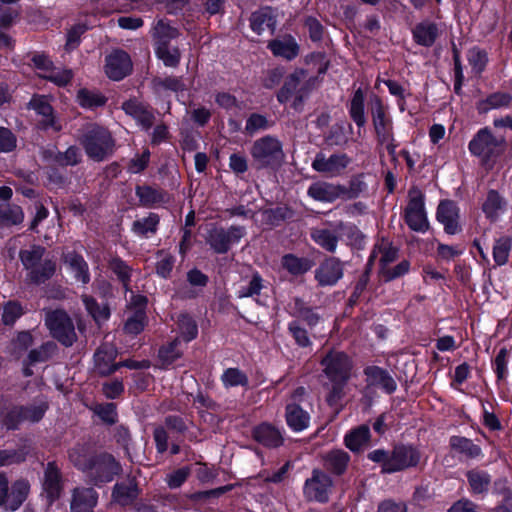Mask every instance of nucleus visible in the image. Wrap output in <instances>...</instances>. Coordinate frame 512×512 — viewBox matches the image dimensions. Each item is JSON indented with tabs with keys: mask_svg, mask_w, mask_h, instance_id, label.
<instances>
[{
	"mask_svg": "<svg viewBox=\"0 0 512 512\" xmlns=\"http://www.w3.org/2000/svg\"><path fill=\"white\" fill-rule=\"evenodd\" d=\"M368 458L380 463L382 472L394 473L416 467L421 461V452L412 445H396L392 451L377 449L368 454Z\"/></svg>",
	"mask_w": 512,
	"mask_h": 512,
	"instance_id": "nucleus-1",
	"label": "nucleus"
},
{
	"mask_svg": "<svg viewBox=\"0 0 512 512\" xmlns=\"http://www.w3.org/2000/svg\"><path fill=\"white\" fill-rule=\"evenodd\" d=\"M80 144L93 160L102 161L113 153L114 140L110 132L95 123H87L80 137Z\"/></svg>",
	"mask_w": 512,
	"mask_h": 512,
	"instance_id": "nucleus-2",
	"label": "nucleus"
},
{
	"mask_svg": "<svg viewBox=\"0 0 512 512\" xmlns=\"http://www.w3.org/2000/svg\"><path fill=\"white\" fill-rule=\"evenodd\" d=\"M45 254V248L41 246H31L29 249L20 251V260L28 270V279L36 284H40L53 276L56 270V264L52 260L41 261Z\"/></svg>",
	"mask_w": 512,
	"mask_h": 512,
	"instance_id": "nucleus-3",
	"label": "nucleus"
},
{
	"mask_svg": "<svg viewBox=\"0 0 512 512\" xmlns=\"http://www.w3.org/2000/svg\"><path fill=\"white\" fill-rule=\"evenodd\" d=\"M372 257L378 259L379 273L385 281H391L401 277L409 271L410 264L406 260L393 265L398 258V249L388 240L382 239L375 246Z\"/></svg>",
	"mask_w": 512,
	"mask_h": 512,
	"instance_id": "nucleus-4",
	"label": "nucleus"
},
{
	"mask_svg": "<svg viewBox=\"0 0 512 512\" xmlns=\"http://www.w3.org/2000/svg\"><path fill=\"white\" fill-rule=\"evenodd\" d=\"M322 365L326 376L334 382L328 397V401L332 403L340 398L343 384L349 377L350 360L343 352L333 351L322 360Z\"/></svg>",
	"mask_w": 512,
	"mask_h": 512,
	"instance_id": "nucleus-5",
	"label": "nucleus"
},
{
	"mask_svg": "<svg viewBox=\"0 0 512 512\" xmlns=\"http://www.w3.org/2000/svg\"><path fill=\"white\" fill-rule=\"evenodd\" d=\"M251 156L258 169L279 166L284 159L282 143L272 136L262 137L253 143Z\"/></svg>",
	"mask_w": 512,
	"mask_h": 512,
	"instance_id": "nucleus-6",
	"label": "nucleus"
},
{
	"mask_svg": "<svg viewBox=\"0 0 512 512\" xmlns=\"http://www.w3.org/2000/svg\"><path fill=\"white\" fill-rule=\"evenodd\" d=\"M371 104L372 121L378 141L385 146L390 155H393L397 144L393 136L392 119L378 96L372 98Z\"/></svg>",
	"mask_w": 512,
	"mask_h": 512,
	"instance_id": "nucleus-7",
	"label": "nucleus"
},
{
	"mask_svg": "<svg viewBox=\"0 0 512 512\" xmlns=\"http://www.w3.org/2000/svg\"><path fill=\"white\" fill-rule=\"evenodd\" d=\"M246 235V229L243 226H230L228 229L211 226L207 229L205 240L211 249L223 254L228 252L231 246L238 244Z\"/></svg>",
	"mask_w": 512,
	"mask_h": 512,
	"instance_id": "nucleus-8",
	"label": "nucleus"
},
{
	"mask_svg": "<svg viewBox=\"0 0 512 512\" xmlns=\"http://www.w3.org/2000/svg\"><path fill=\"white\" fill-rule=\"evenodd\" d=\"M45 324L52 336L65 346H71L76 340L74 325L63 310H54L46 313Z\"/></svg>",
	"mask_w": 512,
	"mask_h": 512,
	"instance_id": "nucleus-9",
	"label": "nucleus"
},
{
	"mask_svg": "<svg viewBox=\"0 0 512 512\" xmlns=\"http://www.w3.org/2000/svg\"><path fill=\"white\" fill-rule=\"evenodd\" d=\"M504 143L503 138H496L488 128H483L470 141L469 151L487 161L503 151Z\"/></svg>",
	"mask_w": 512,
	"mask_h": 512,
	"instance_id": "nucleus-10",
	"label": "nucleus"
},
{
	"mask_svg": "<svg viewBox=\"0 0 512 512\" xmlns=\"http://www.w3.org/2000/svg\"><path fill=\"white\" fill-rule=\"evenodd\" d=\"M405 221L409 228L416 232L425 233L429 228L424 196L418 190L409 192V202L405 209Z\"/></svg>",
	"mask_w": 512,
	"mask_h": 512,
	"instance_id": "nucleus-11",
	"label": "nucleus"
},
{
	"mask_svg": "<svg viewBox=\"0 0 512 512\" xmlns=\"http://www.w3.org/2000/svg\"><path fill=\"white\" fill-rule=\"evenodd\" d=\"M47 408V402L44 400L25 407H13L7 412L3 424L7 429H16L25 421L31 423L38 422L43 418Z\"/></svg>",
	"mask_w": 512,
	"mask_h": 512,
	"instance_id": "nucleus-12",
	"label": "nucleus"
},
{
	"mask_svg": "<svg viewBox=\"0 0 512 512\" xmlns=\"http://www.w3.org/2000/svg\"><path fill=\"white\" fill-rule=\"evenodd\" d=\"M351 163L352 159L346 153H334L329 156L318 153L312 162V168L330 177H337L342 175Z\"/></svg>",
	"mask_w": 512,
	"mask_h": 512,
	"instance_id": "nucleus-13",
	"label": "nucleus"
},
{
	"mask_svg": "<svg viewBox=\"0 0 512 512\" xmlns=\"http://www.w3.org/2000/svg\"><path fill=\"white\" fill-rule=\"evenodd\" d=\"M146 304L147 299L143 295H135L131 292V297L127 306V319L124 329L129 334H139L146 325Z\"/></svg>",
	"mask_w": 512,
	"mask_h": 512,
	"instance_id": "nucleus-14",
	"label": "nucleus"
},
{
	"mask_svg": "<svg viewBox=\"0 0 512 512\" xmlns=\"http://www.w3.org/2000/svg\"><path fill=\"white\" fill-rule=\"evenodd\" d=\"M121 468L112 455L103 454L94 457L88 470L95 484L110 482L120 472Z\"/></svg>",
	"mask_w": 512,
	"mask_h": 512,
	"instance_id": "nucleus-15",
	"label": "nucleus"
},
{
	"mask_svg": "<svg viewBox=\"0 0 512 512\" xmlns=\"http://www.w3.org/2000/svg\"><path fill=\"white\" fill-rule=\"evenodd\" d=\"M332 487L331 478L322 471L314 470L312 477L307 479L304 494L309 500L326 502Z\"/></svg>",
	"mask_w": 512,
	"mask_h": 512,
	"instance_id": "nucleus-16",
	"label": "nucleus"
},
{
	"mask_svg": "<svg viewBox=\"0 0 512 512\" xmlns=\"http://www.w3.org/2000/svg\"><path fill=\"white\" fill-rule=\"evenodd\" d=\"M303 72H295L291 74L285 81L284 86L279 91L277 98L280 103H288L291 101V105L294 109L298 110L302 105L304 96L307 94V90L299 88Z\"/></svg>",
	"mask_w": 512,
	"mask_h": 512,
	"instance_id": "nucleus-17",
	"label": "nucleus"
},
{
	"mask_svg": "<svg viewBox=\"0 0 512 512\" xmlns=\"http://www.w3.org/2000/svg\"><path fill=\"white\" fill-rule=\"evenodd\" d=\"M131 70L132 61L126 52L115 50L106 57L105 73L110 79L119 81L130 74Z\"/></svg>",
	"mask_w": 512,
	"mask_h": 512,
	"instance_id": "nucleus-18",
	"label": "nucleus"
},
{
	"mask_svg": "<svg viewBox=\"0 0 512 512\" xmlns=\"http://www.w3.org/2000/svg\"><path fill=\"white\" fill-rule=\"evenodd\" d=\"M345 192L346 187L323 181L311 184L307 191L311 198L321 202H333L344 196Z\"/></svg>",
	"mask_w": 512,
	"mask_h": 512,
	"instance_id": "nucleus-19",
	"label": "nucleus"
},
{
	"mask_svg": "<svg viewBox=\"0 0 512 512\" xmlns=\"http://www.w3.org/2000/svg\"><path fill=\"white\" fill-rule=\"evenodd\" d=\"M62 491V480L59 468L53 462L46 466L43 480V494L49 504L59 498Z\"/></svg>",
	"mask_w": 512,
	"mask_h": 512,
	"instance_id": "nucleus-20",
	"label": "nucleus"
},
{
	"mask_svg": "<svg viewBox=\"0 0 512 512\" xmlns=\"http://www.w3.org/2000/svg\"><path fill=\"white\" fill-rule=\"evenodd\" d=\"M436 217L443 224L444 230L448 234H456L459 231V209L453 201H441L437 208Z\"/></svg>",
	"mask_w": 512,
	"mask_h": 512,
	"instance_id": "nucleus-21",
	"label": "nucleus"
},
{
	"mask_svg": "<svg viewBox=\"0 0 512 512\" xmlns=\"http://www.w3.org/2000/svg\"><path fill=\"white\" fill-rule=\"evenodd\" d=\"M63 263L67 271L74 277L77 282L88 284L90 281V273L87 262L84 258L74 251H69L63 255Z\"/></svg>",
	"mask_w": 512,
	"mask_h": 512,
	"instance_id": "nucleus-22",
	"label": "nucleus"
},
{
	"mask_svg": "<svg viewBox=\"0 0 512 512\" xmlns=\"http://www.w3.org/2000/svg\"><path fill=\"white\" fill-rule=\"evenodd\" d=\"M29 106L35 110V112L42 116L39 121L40 125L44 129H53L54 131L61 130V125L57 122L53 108L50 105L48 99L45 96H34L29 102Z\"/></svg>",
	"mask_w": 512,
	"mask_h": 512,
	"instance_id": "nucleus-23",
	"label": "nucleus"
},
{
	"mask_svg": "<svg viewBox=\"0 0 512 512\" xmlns=\"http://www.w3.org/2000/svg\"><path fill=\"white\" fill-rule=\"evenodd\" d=\"M276 13L270 7H263L252 13L250 17V27L257 33L262 34L264 31L269 30L273 33L276 29Z\"/></svg>",
	"mask_w": 512,
	"mask_h": 512,
	"instance_id": "nucleus-24",
	"label": "nucleus"
},
{
	"mask_svg": "<svg viewBox=\"0 0 512 512\" xmlns=\"http://www.w3.org/2000/svg\"><path fill=\"white\" fill-rule=\"evenodd\" d=\"M316 279L320 285H334L343 276V267L336 258L324 261L316 270Z\"/></svg>",
	"mask_w": 512,
	"mask_h": 512,
	"instance_id": "nucleus-25",
	"label": "nucleus"
},
{
	"mask_svg": "<svg viewBox=\"0 0 512 512\" xmlns=\"http://www.w3.org/2000/svg\"><path fill=\"white\" fill-rule=\"evenodd\" d=\"M117 356V350L114 346L104 344L95 353V367L102 375H109L118 369L114 360Z\"/></svg>",
	"mask_w": 512,
	"mask_h": 512,
	"instance_id": "nucleus-26",
	"label": "nucleus"
},
{
	"mask_svg": "<svg viewBox=\"0 0 512 512\" xmlns=\"http://www.w3.org/2000/svg\"><path fill=\"white\" fill-rule=\"evenodd\" d=\"M285 418L288 427L294 432H301L310 424L309 413L295 402L286 405Z\"/></svg>",
	"mask_w": 512,
	"mask_h": 512,
	"instance_id": "nucleus-27",
	"label": "nucleus"
},
{
	"mask_svg": "<svg viewBox=\"0 0 512 512\" xmlns=\"http://www.w3.org/2000/svg\"><path fill=\"white\" fill-rule=\"evenodd\" d=\"M368 386L381 388L388 394L396 390L397 384L391 375L382 368L372 366L365 369Z\"/></svg>",
	"mask_w": 512,
	"mask_h": 512,
	"instance_id": "nucleus-28",
	"label": "nucleus"
},
{
	"mask_svg": "<svg viewBox=\"0 0 512 512\" xmlns=\"http://www.w3.org/2000/svg\"><path fill=\"white\" fill-rule=\"evenodd\" d=\"M268 48L274 56L287 60L294 59L299 53V46L291 35L278 37L268 43Z\"/></svg>",
	"mask_w": 512,
	"mask_h": 512,
	"instance_id": "nucleus-29",
	"label": "nucleus"
},
{
	"mask_svg": "<svg viewBox=\"0 0 512 512\" xmlns=\"http://www.w3.org/2000/svg\"><path fill=\"white\" fill-rule=\"evenodd\" d=\"M97 498V493L92 488H76L71 501V511L93 512Z\"/></svg>",
	"mask_w": 512,
	"mask_h": 512,
	"instance_id": "nucleus-30",
	"label": "nucleus"
},
{
	"mask_svg": "<svg viewBox=\"0 0 512 512\" xmlns=\"http://www.w3.org/2000/svg\"><path fill=\"white\" fill-rule=\"evenodd\" d=\"M29 491L30 484L27 480L20 479L15 481L10 491H7V496L4 502V509L7 511L17 510L26 500Z\"/></svg>",
	"mask_w": 512,
	"mask_h": 512,
	"instance_id": "nucleus-31",
	"label": "nucleus"
},
{
	"mask_svg": "<svg viewBox=\"0 0 512 512\" xmlns=\"http://www.w3.org/2000/svg\"><path fill=\"white\" fill-rule=\"evenodd\" d=\"M23 219L24 213L21 207L17 205H11L8 203L1 204L0 237H2L10 227L22 223Z\"/></svg>",
	"mask_w": 512,
	"mask_h": 512,
	"instance_id": "nucleus-32",
	"label": "nucleus"
},
{
	"mask_svg": "<svg viewBox=\"0 0 512 512\" xmlns=\"http://www.w3.org/2000/svg\"><path fill=\"white\" fill-rule=\"evenodd\" d=\"M254 439L267 447H278L283 443L281 432L270 424L262 423L253 430Z\"/></svg>",
	"mask_w": 512,
	"mask_h": 512,
	"instance_id": "nucleus-33",
	"label": "nucleus"
},
{
	"mask_svg": "<svg viewBox=\"0 0 512 512\" xmlns=\"http://www.w3.org/2000/svg\"><path fill=\"white\" fill-rule=\"evenodd\" d=\"M122 108L126 114L135 118L144 129H148L152 125V113L137 100H128L124 102Z\"/></svg>",
	"mask_w": 512,
	"mask_h": 512,
	"instance_id": "nucleus-34",
	"label": "nucleus"
},
{
	"mask_svg": "<svg viewBox=\"0 0 512 512\" xmlns=\"http://www.w3.org/2000/svg\"><path fill=\"white\" fill-rule=\"evenodd\" d=\"M364 103L365 96L363 91L359 88L354 92L349 107L350 117L358 127H363L366 124Z\"/></svg>",
	"mask_w": 512,
	"mask_h": 512,
	"instance_id": "nucleus-35",
	"label": "nucleus"
},
{
	"mask_svg": "<svg viewBox=\"0 0 512 512\" xmlns=\"http://www.w3.org/2000/svg\"><path fill=\"white\" fill-rule=\"evenodd\" d=\"M471 492L473 494H485L489 490L491 476L481 470H470L466 474Z\"/></svg>",
	"mask_w": 512,
	"mask_h": 512,
	"instance_id": "nucleus-36",
	"label": "nucleus"
},
{
	"mask_svg": "<svg viewBox=\"0 0 512 512\" xmlns=\"http://www.w3.org/2000/svg\"><path fill=\"white\" fill-rule=\"evenodd\" d=\"M370 439L368 426L362 425L345 436V444L351 451H360L366 446Z\"/></svg>",
	"mask_w": 512,
	"mask_h": 512,
	"instance_id": "nucleus-37",
	"label": "nucleus"
},
{
	"mask_svg": "<svg viewBox=\"0 0 512 512\" xmlns=\"http://www.w3.org/2000/svg\"><path fill=\"white\" fill-rule=\"evenodd\" d=\"M54 348L55 345L53 343H46L38 349L31 350L28 354L27 363H25L23 368L24 375L31 376L33 371L30 369V366L48 360L53 353Z\"/></svg>",
	"mask_w": 512,
	"mask_h": 512,
	"instance_id": "nucleus-38",
	"label": "nucleus"
},
{
	"mask_svg": "<svg viewBox=\"0 0 512 512\" xmlns=\"http://www.w3.org/2000/svg\"><path fill=\"white\" fill-rule=\"evenodd\" d=\"M349 455L343 450H333L324 456L325 466L335 474H342L349 463Z\"/></svg>",
	"mask_w": 512,
	"mask_h": 512,
	"instance_id": "nucleus-39",
	"label": "nucleus"
},
{
	"mask_svg": "<svg viewBox=\"0 0 512 512\" xmlns=\"http://www.w3.org/2000/svg\"><path fill=\"white\" fill-rule=\"evenodd\" d=\"M137 486L134 481L116 484L112 493L113 501L120 505L131 503L137 496Z\"/></svg>",
	"mask_w": 512,
	"mask_h": 512,
	"instance_id": "nucleus-40",
	"label": "nucleus"
},
{
	"mask_svg": "<svg viewBox=\"0 0 512 512\" xmlns=\"http://www.w3.org/2000/svg\"><path fill=\"white\" fill-rule=\"evenodd\" d=\"M451 448L468 458H478L481 455V449L470 439L461 436H453L450 438Z\"/></svg>",
	"mask_w": 512,
	"mask_h": 512,
	"instance_id": "nucleus-41",
	"label": "nucleus"
},
{
	"mask_svg": "<svg viewBox=\"0 0 512 512\" xmlns=\"http://www.w3.org/2000/svg\"><path fill=\"white\" fill-rule=\"evenodd\" d=\"M437 35L436 25L429 22L420 23L413 30L415 41L423 46H431L435 42Z\"/></svg>",
	"mask_w": 512,
	"mask_h": 512,
	"instance_id": "nucleus-42",
	"label": "nucleus"
},
{
	"mask_svg": "<svg viewBox=\"0 0 512 512\" xmlns=\"http://www.w3.org/2000/svg\"><path fill=\"white\" fill-rule=\"evenodd\" d=\"M282 266L293 275H300L312 267V262L307 258H299L292 254H287L282 258Z\"/></svg>",
	"mask_w": 512,
	"mask_h": 512,
	"instance_id": "nucleus-43",
	"label": "nucleus"
},
{
	"mask_svg": "<svg viewBox=\"0 0 512 512\" xmlns=\"http://www.w3.org/2000/svg\"><path fill=\"white\" fill-rule=\"evenodd\" d=\"M159 217L156 214H149V216L136 220L133 223V231L141 237H149L157 230Z\"/></svg>",
	"mask_w": 512,
	"mask_h": 512,
	"instance_id": "nucleus-44",
	"label": "nucleus"
},
{
	"mask_svg": "<svg viewBox=\"0 0 512 512\" xmlns=\"http://www.w3.org/2000/svg\"><path fill=\"white\" fill-rule=\"evenodd\" d=\"M77 101L84 108H96L106 103V98L99 92L88 89H80L77 94Z\"/></svg>",
	"mask_w": 512,
	"mask_h": 512,
	"instance_id": "nucleus-45",
	"label": "nucleus"
},
{
	"mask_svg": "<svg viewBox=\"0 0 512 512\" xmlns=\"http://www.w3.org/2000/svg\"><path fill=\"white\" fill-rule=\"evenodd\" d=\"M511 246V237L503 236L496 240L493 247V258L498 265H504L507 263Z\"/></svg>",
	"mask_w": 512,
	"mask_h": 512,
	"instance_id": "nucleus-46",
	"label": "nucleus"
},
{
	"mask_svg": "<svg viewBox=\"0 0 512 512\" xmlns=\"http://www.w3.org/2000/svg\"><path fill=\"white\" fill-rule=\"evenodd\" d=\"M156 55L163 61L165 66L175 67L180 60V53L177 48L169 47L167 43H158L156 46Z\"/></svg>",
	"mask_w": 512,
	"mask_h": 512,
	"instance_id": "nucleus-47",
	"label": "nucleus"
},
{
	"mask_svg": "<svg viewBox=\"0 0 512 512\" xmlns=\"http://www.w3.org/2000/svg\"><path fill=\"white\" fill-rule=\"evenodd\" d=\"M69 458L76 467L85 472H88L94 457L90 455L86 447L78 446L69 452Z\"/></svg>",
	"mask_w": 512,
	"mask_h": 512,
	"instance_id": "nucleus-48",
	"label": "nucleus"
},
{
	"mask_svg": "<svg viewBox=\"0 0 512 512\" xmlns=\"http://www.w3.org/2000/svg\"><path fill=\"white\" fill-rule=\"evenodd\" d=\"M178 328L180 337L185 341L189 342L196 338L198 334V328L195 321L187 314H181L178 318Z\"/></svg>",
	"mask_w": 512,
	"mask_h": 512,
	"instance_id": "nucleus-49",
	"label": "nucleus"
},
{
	"mask_svg": "<svg viewBox=\"0 0 512 512\" xmlns=\"http://www.w3.org/2000/svg\"><path fill=\"white\" fill-rule=\"evenodd\" d=\"M483 211L486 216L492 220L496 219L503 211V202L499 194L495 191H490L487 199L483 204Z\"/></svg>",
	"mask_w": 512,
	"mask_h": 512,
	"instance_id": "nucleus-50",
	"label": "nucleus"
},
{
	"mask_svg": "<svg viewBox=\"0 0 512 512\" xmlns=\"http://www.w3.org/2000/svg\"><path fill=\"white\" fill-rule=\"evenodd\" d=\"M311 237L318 245H320L322 248L326 249L329 252L335 251L337 247V238L329 230H313L311 233Z\"/></svg>",
	"mask_w": 512,
	"mask_h": 512,
	"instance_id": "nucleus-51",
	"label": "nucleus"
},
{
	"mask_svg": "<svg viewBox=\"0 0 512 512\" xmlns=\"http://www.w3.org/2000/svg\"><path fill=\"white\" fill-rule=\"evenodd\" d=\"M83 302L87 311L97 323L109 318L110 311L107 305H98L95 300L89 296H84Z\"/></svg>",
	"mask_w": 512,
	"mask_h": 512,
	"instance_id": "nucleus-52",
	"label": "nucleus"
},
{
	"mask_svg": "<svg viewBox=\"0 0 512 512\" xmlns=\"http://www.w3.org/2000/svg\"><path fill=\"white\" fill-rule=\"evenodd\" d=\"M221 380L225 387L246 386L248 377L244 372L237 368H229L224 371Z\"/></svg>",
	"mask_w": 512,
	"mask_h": 512,
	"instance_id": "nucleus-53",
	"label": "nucleus"
},
{
	"mask_svg": "<svg viewBox=\"0 0 512 512\" xmlns=\"http://www.w3.org/2000/svg\"><path fill=\"white\" fill-rule=\"evenodd\" d=\"M180 340L176 338L174 341L169 343L167 346H163L159 350V358L163 365H170L175 360L181 357L182 351L179 349Z\"/></svg>",
	"mask_w": 512,
	"mask_h": 512,
	"instance_id": "nucleus-54",
	"label": "nucleus"
},
{
	"mask_svg": "<svg viewBox=\"0 0 512 512\" xmlns=\"http://www.w3.org/2000/svg\"><path fill=\"white\" fill-rule=\"evenodd\" d=\"M152 35L157 40V44L167 43L169 39L177 36V31L164 20H159L153 28Z\"/></svg>",
	"mask_w": 512,
	"mask_h": 512,
	"instance_id": "nucleus-55",
	"label": "nucleus"
},
{
	"mask_svg": "<svg viewBox=\"0 0 512 512\" xmlns=\"http://www.w3.org/2000/svg\"><path fill=\"white\" fill-rule=\"evenodd\" d=\"M468 61L473 71L479 74L484 70L488 57L485 51L473 48L468 52Z\"/></svg>",
	"mask_w": 512,
	"mask_h": 512,
	"instance_id": "nucleus-56",
	"label": "nucleus"
},
{
	"mask_svg": "<svg viewBox=\"0 0 512 512\" xmlns=\"http://www.w3.org/2000/svg\"><path fill=\"white\" fill-rule=\"evenodd\" d=\"M73 72L70 69L54 67L51 73L45 75V79L57 86H66L72 79Z\"/></svg>",
	"mask_w": 512,
	"mask_h": 512,
	"instance_id": "nucleus-57",
	"label": "nucleus"
},
{
	"mask_svg": "<svg viewBox=\"0 0 512 512\" xmlns=\"http://www.w3.org/2000/svg\"><path fill=\"white\" fill-rule=\"evenodd\" d=\"M23 314L22 306L17 302H8L3 309L2 320L6 325H12Z\"/></svg>",
	"mask_w": 512,
	"mask_h": 512,
	"instance_id": "nucleus-58",
	"label": "nucleus"
},
{
	"mask_svg": "<svg viewBox=\"0 0 512 512\" xmlns=\"http://www.w3.org/2000/svg\"><path fill=\"white\" fill-rule=\"evenodd\" d=\"M34 67L38 71V75L45 79V75L52 72L54 65L52 61L44 54H36L32 58Z\"/></svg>",
	"mask_w": 512,
	"mask_h": 512,
	"instance_id": "nucleus-59",
	"label": "nucleus"
},
{
	"mask_svg": "<svg viewBox=\"0 0 512 512\" xmlns=\"http://www.w3.org/2000/svg\"><path fill=\"white\" fill-rule=\"evenodd\" d=\"M262 282L263 280L261 276L258 273H255L249 282V285L247 287H242L238 291V297L244 298L258 295L263 288Z\"/></svg>",
	"mask_w": 512,
	"mask_h": 512,
	"instance_id": "nucleus-60",
	"label": "nucleus"
},
{
	"mask_svg": "<svg viewBox=\"0 0 512 512\" xmlns=\"http://www.w3.org/2000/svg\"><path fill=\"white\" fill-rule=\"evenodd\" d=\"M94 412L106 423L112 424L116 421L117 413L113 403L96 405Z\"/></svg>",
	"mask_w": 512,
	"mask_h": 512,
	"instance_id": "nucleus-61",
	"label": "nucleus"
},
{
	"mask_svg": "<svg viewBox=\"0 0 512 512\" xmlns=\"http://www.w3.org/2000/svg\"><path fill=\"white\" fill-rule=\"evenodd\" d=\"M189 475L190 469L188 467H182L167 475L166 481L170 488H178L186 481Z\"/></svg>",
	"mask_w": 512,
	"mask_h": 512,
	"instance_id": "nucleus-62",
	"label": "nucleus"
},
{
	"mask_svg": "<svg viewBox=\"0 0 512 512\" xmlns=\"http://www.w3.org/2000/svg\"><path fill=\"white\" fill-rule=\"evenodd\" d=\"M87 30L82 24L75 25L67 33L66 49L72 50L76 48L80 42L81 35Z\"/></svg>",
	"mask_w": 512,
	"mask_h": 512,
	"instance_id": "nucleus-63",
	"label": "nucleus"
},
{
	"mask_svg": "<svg viewBox=\"0 0 512 512\" xmlns=\"http://www.w3.org/2000/svg\"><path fill=\"white\" fill-rule=\"evenodd\" d=\"M16 147V138L13 133L3 127H0V153L10 152Z\"/></svg>",
	"mask_w": 512,
	"mask_h": 512,
	"instance_id": "nucleus-64",
	"label": "nucleus"
}]
</instances>
